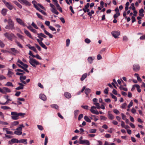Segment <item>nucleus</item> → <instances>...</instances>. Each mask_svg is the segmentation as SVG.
I'll return each mask as SVG.
<instances>
[{
  "mask_svg": "<svg viewBox=\"0 0 145 145\" xmlns=\"http://www.w3.org/2000/svg\"><path fill=\"white\" fill-rule=\"evenodd\" d=\"M66 45L67 47L69 46L70 43V40L69 39H67L66 40Z\"/></svg>",
  "mask_w": 145,
  "mask_h": 145,
  "instance_id": "nucleus-43",
  "label": "nucleus"
},
{
  "mask_svg": "<svg viewBox=\"0 0 145 145\" xmlns=\"http://www.w3.org/2000/svg\"><path fill=\"white\" fill-rule=\"evenodd\" d=\"M85 42L86 43L89 44L91 40L89 39L86 38L85 39Z\"/></svg>",
  "mask_w": 145,
  "mask_h": 145,
  "instance_id": "nucleus-49",
  "label": "nucleus"
},
{
  "mask_svg": "<svg viewBox=\"0 0 145 145\" xmlns=\"http://www.w3.org/2000/svg\"><path fill=\"white\" fill-rule=\"evenodd\" d=\"M17 63H19L22 65H21L17 63V65L19 67L24 70L27 72L28 73L29 71L26 69L28 67V65L25 64L24 63L18 59L17 61Z\"/></svg>",
  "mask_w": 145,
  "mask_h": 145,
  "instance_id": "nucleus-3",
  "label": "nucleus"
},
{
  "mask_svg": "<svg viewBox=\"0 0 145 145\" xmlns=\"http://www.w3.org/2000/svg\"><path fill=\"white\" fill-rule=\"evenodd\" d=\"M100 118L101 120H106L107 119L106 117L102 116H100Z\"/></svg>",
  "mask_w": 145,
  "mask_h": 145,
  "instance_id": "nucleus-54",
  "label": "nucleus"
},
{
  "mask_svg": "<svg viewBox=\"0 0 145 145\" xmlns=\"http://www.w3.org/2000/svg\"><path fill=\"white\" fill-rule=\"evenodd\" d=\"M39 97L42 100L45 101L46 100V97L44 94H40L39 95Z\"/></svg>",
  "mask_w": 145,
  "mask_h": 145,
  "instance_id": "nucleus-14",
  "label": "nucleus"
},
{
  "mask_svg": "<svg viewBox=\"0 0 145 145\" xmlns=\"http://www.w3.org/2000/svg\"><path fill=\"white\" fill-rule=\"evenodd\" d=\"M81 143L82 144H86L87 145H89L90 144V143L89 141L87 140H83V142H81Z\"/></svg>",
  "mask_w": 145,
  "mask_h": 145,
  "instance_id": "nucleus-28",
  "label": "nucleus"
},
{
  "mask_svg": "<svg viewBox=\"0 0 145 145\" xmlns=\"http://www.w3.org/2000/svg\"><path fill=\"white\" fill-rule=\"evenodd\" d=\"M83 115L82 114H80L78 117V120H80L83 117Z\"/></svg>",
  "mask_w": 145,
  "mask_h": 145,
  "instance_id": "nucleus-63",
  "label": "nucleus"
},
{
  "mask_svg": "<svg viewBox=\"0 0 145 145\" xmlns=\"http://www.w3.org/2000/svg\"><path fill=\"white\" fill-rule=\"evenodd\" d=\"M15 42L17 44L18 46L19 47L21 48H22L23 46L20 44V43L18 41H17L16 40H15Z\"/></svg>",
  "mask_w": 145,
  "mask_h": 145,
  "instance_id": "nucleus-32",
  "label": "nucleus"
},
{
  "mask_svg": "<svg viewBox=\"0 0 145 145\" xmlns=\"http://www.w3.org/2000/svg\"><path fill=\"white\" fill-rule=\"evenodd\" d=\"M45 24L47 26H48V27L49 26H50V22L49 21H45Z\"/></svg>",
  "mask_w": 145,
  "mask_h": 145,
  "instance_id": "nucleus-62",
  "label": "nucleus"
},
{
  "mask_svg": "<svg viewBox=\"0 0 145 145\" xmlns=\"http://www.w3.org/2000/svg\"><path fill=\"white\" fill-rule=\"evenodd\" d=\"M64 95L66 98L68 99L71 98V94L67 92H65L64 93Z\"/></svg>",
  "mask_w": 145,
  "mask_h": 145,
  "instance_id": "nucleus-21",
  "label": "nucleus"
},
{
  "mask_svg": "<svg viewBox=\"0 0 145 145\" xmlns=\"http://www.w3.org/2000/svg\"><path fill=\"white\" fill-rule=\"evenodd\" d=\"M110 95L114 99L115 101H117V97L112 93H111Z\"/></svg>",
  "mask_w": 145,
  "mask_h": 145,
  "instance_id": "nucleus-45",
  "label": "nucleus"
},
{
  "mask_svg": "<svg viewBox=\"0 0 145 145\" xmlns=\"http://www.w3.org/2000/svg\"><path fill=\"white\" fill-rule=\"evenodd\" d=\"M87 76V73H85L80 78V80L81 81L84 80L85 78H86Z\"/></svg>",
  "mask_w": 145,
  "mask_h": 145,
  "instance_id": "nucleus-27",
  "label": "nucleus"
},
{
  "mask_svg": "<svg viewBox=\"0 0 145 145\" xmlns=\"http://www.w3.org/2000/svg\"><path fill=\"white\" fill-rule=\"evenodd\" d=\"M96 109V107L94 106H92L91 107L90 111L93 114L98 115L99 114V112Z\"/></svg>",
  "mask_w": 145,
  "mask_h": 145,
  "instance_id": "nucleus-8",
  "label": "nucleus"
},
{
  "mask_svg": "<svg viewBox=\"0 0 145 145\" xmlns=\"http://www.w3.org/2000/svg\"><path fill=\"white\" fill-rule=\"evenodd\" d=\"M40 45L43 48H44L46 50L47 49V47L45 45V44L42 42L41 43H40Z\"/></svg>",
  "mask_w": 145,
  "mask_h": 145,
  "instance_id": "nucleus-44",
  "label": "nucleus"
},
{
  "mask_svg": "<svg viewBox=\"0 0 145 145\" xmlns=\"http://www.w3.org/2000/svg\"><path fill=\"white\" fill-rule=\"evenodd\" d=\"M49 28L52 31H55L56 30V29L51 26H49Z\"/></svg>",
  "mask_w": 145,
  "mask_h": 145,
  "instance_id": "nucleus-60",
  "label": "nucleus"
},
{
  "mask_svg": "<svg viewBox=\"0 0 145 145\" xmlns=\"http://www.w3.org/2000/svg\"><path fill=\"white\" fill-rule=\"evenodd\" d=\"M20 3L23 5L26 6H29L31 4L27 0H18Z\"/></svg>",
  "mask_w": 145,
  "mask_h": 145,
  "instance_id": "nucleus-9",
  "label": "nucleus"
},
{
  "mask_svg": "<svg viewBox=\"0 0 145 145\" xmlns=\"http://www.w3.org/2000/svg\"><path fill=\"white\" fill-rule=\"evenodd\" d=\"M111 34L115 38H117L120 35V32L119 31H113L111 32Z\"/></svg>",
  "mask_w": 145,
  "mask_h": 145,
  "instance_id": "nucleus-11",
  "label": "nucleus"
},
{
  "mask_svg": "<svg viewBox=\"0 0 145 145\" xmlns=\"http://www.w3.org/2000/svg\"><path fill=\"white\" fill-rule=\"evenodd\" d=\"M5 46V44L3 42L0 40V46L1 48H3Z\"/></svg>",
  "mask_w": 145,
  "mask_h": 145,
  "instance_id": "nucleus-51",
  "label": "nucleus"
},
{
  "mask_svg": "<svg viewBox=\"0 0 145 145\" xmlns=\"http://www.w3.org/2000/svg\"><path fill=\"white\" fill-rule=\"evenodd\" d=\"M84 119L86 121L88 122H91V120L87 116H85L84 117Z\"/></svg>",
  "mask_w": 145,
  "mask_h": 145,
  "instance_id": "nucleus-30",
  "label": "nucleus"
},
{
  "mask_svg": "<svg viewBox=\"0 0 145 145\" xmlns=\"http://www.w3.org/2000/svg\"><path fill=\"white\" fill-rule=\"evenodd\" d=\"M93 59L92 57H89L88 58V62L90 63L91 64L92 63Z\"/></svg>",
  "mask_w": 145,
  "mask_h": 145,
  "instance_id": "nucleus-35",
  "label": "nucleus"
},
{
  "mask_svg": "<svg viewBox=\"0 0 145 145\" xmlns=\"http://www.w3.org/2000/svg\"><path fill=\"white\" fill-rule=\"evenodd\" d=\"M5 5L10 10H12L13 8V6L9 3L8 2Z\"/></svg>",
  "mask_w": 145,
  "mask_h": 145,
  "instance_id": "nucleus-16",
  "label": "nucleus"
},
{
  "mask_svg": "<svg viewBox=\"0 0 145 145\" xmlns=\"http://www.w3.org/2000/svg\"><path fill=\"white\" fill-rule=\"evenodd\" d=\"M13 73L10 71H8V75L9 77H11L12 75H13Z\"/></svg>",
  "mask_w": 145,
  "mask_h": 145,
  "instance_id": "nucleus-37",
  "label": "nucleus"
},
{
  "mask_svg": "<svg viewBox=\"0 0 145 145\" xmlns=\"http://www.w3.org/2000/svg\"><path fill=\"white\" fill-rule=\"evenodd\" d=\"M40 26L41 28H42L43 30L45 33L50 38H52L53 37L52 35L49 33L46 30L44 25L42 24Z\"/></svg>",
  "mask_w": 145,
  "mask_h": 145,
  "instance_id": "nucleus-7",
  "label": "nucleus"
},
{
  "mask_svg": "<svg viewBox=\"0 0 145 145\" xmlns=\"http://www.w3.org/2000/svg\"><path fill=\"white\" fill-rule=\"evenodd\" d=\"M8 25L5 27V28L9 30H12L14 29V24L10 18H9L8 20Z\"/></svg>",
  "mask_w": 145,
  "mask_h": 145,
  "instance_id": "nucleus-2",
  "label": "nucleus"
},
{
  "mask_svg": "<svg viewBox=\"0 0 145 145\" xmlns=\"http://www.w3.org/2000/svg\"><path fill=\"white\" fill-rule=\"evenodd\" d=\"M8 10L5 8H3L1 11V13L3 16H5L7 14V12Z\"/></svg>",
  "mask_w": 145,
  "mask_h": 145,
  "instance_id": "nucleus-17",
  "label": "nucleus"
},
{
  "mask_svg": "<svg viewBox=\"0 0 145 145\" xmlns=\"http://www.w3.org/2000/svg\"><path fill=\"white\" fill-rule=\"evenodd\" d=\"M29 57L30 59L29 62L33 67L36 68V65L40 64V63L35 59L31 58L30 56H29Z\"/></svg>",
  "mask_w": 145,
  "mask_h": 145,
  "instance_id": "nucleus-5",
  "label": "nucleus"
},
{
  "mask_svg": "<svg viewBox=\"0 0 145 145\" xmlns=\"http://www.w3.org/2000/svg\"><path fill=\"white\" fill-rule=\"evenodd\" d=\"M4 90L5 94L6 93H10L11 92L10 89L6 87H4Z\"/></svg>",
  "mask_w": 145,
  "mask_h": 145,
  "instance_id": "nucleus-25",
  "label": "nucleus"
},
{
  "mask_svg": "<svg viewBox=\"0 0 145 145\" xmlns=\"http://www.w3.org/2000/svg\"><path fill=\"white\" fill-rule=\"evenodd\" d=\"M37 35H39L44 38H46L47 37L46 35H44L42 33H37Z\"/></svg>",
  "mask_w": 145,
  "mask_h": 145,
  "instance_id": "nucleus-41",
  "label": "nucleus"
},
{
  "mask_svg": "<svg viewBox=\"0 0 145 145\" xmlns=\"http://www.w3.org/2000/svg\"><path fill=\"white\" fill-rule=\"evenodd\" d=\"M19 122L17 121H14L12 123V125H16L18 124Z\"/></svg>",
  "mask_w": 145,
  "mask_h": 145,
  "instance_id": "nucleus-53",
  "label": "nucleus"
},
{
  "mask_svg": "<svg viewBox=\"0 0 145 145\" xmlns=\"http://www.w3.org/2000/svg\"><path fill=\"white\" fill-rule=\"evenodd\" d=\"M51 107L53 108H55L56 110H59V106L56 104H53L51 105Z\"/></svg>",
  "mask_w": 145,
  "mask_h": 145,
  "instance_id": "nucleus-24",
  "label": "nucleus"
},
{
  "mask_svg": "<svg viewBox=\"0 0 145 145\" xmlns=\"http://www.w3.org/2000/svg\"><path fill=\"white\" fill-rule=\"evenodd\" d=\"M127 105L126 103H124L122 105L121 107L123 109H125L126 108V107Z\"/></svg>",
  "mask_w": 145,
  "mask_h": 145,
  "instance_id": "nucleus-50",
  "label": "nucleus"
},
{
  "mask_svg": "<svg viewBox=\"0 0 145 145\" xmlns=\"http://www.w3.org/2000/svg\"><path fill=\"white\" fill-rule=\"evenodd\" d=\"M27 27L28 29H29L33 33H37V31L35 29H33L31 25L27 26Z\"/></svg>",
  "mask_w": 145,
  "mask_h": 145,
  "instance_id": "nucleus-15",
  "label": "nucleus"
},
{
  "mask_svg": "<svg viewBox=\"0 0 145 145\" xmlns=\"http://www.w3.org/2000/svg\"><path fill=\"white\" fill-rule=\"evenodd\" d=\"M108 117L109 119L110 120H113L114 119V117L113 115L111 113V112L110 111H109L108 112Z\"/></svg>",
  "mask_w": 145,
  "mask_h": 145,
  "instance_id": "nucleus-18",
  "label": "nucleus"
},
{
  "mask_svg": "<svg viewBox=\"0 0 145 145\" xmlns=\"http://www.w3.org/2000/svg\"><path fill=\"white\" fill-rule=\"evenodd\" d=\"M93 104L96 106V108L98 109H99L101 108L99 105V104L98 103H94Z\"/></svg>",
  "mask_w": 145,
  "mask_h": 145,
  "instance_id": "nucleus-34",
  "label": "nucleus"
},
{
  "mask_svg": "<svg viewBox=\"0 0 145 145\" xmlns=\"http://www.w3.org/2000/svg\"><path fill=\"white\" fill-rule=\"evenodd\" d=\"M31 25L33 26V27L35 28L38 29H39L38 27L33 22L31 24Z\"/></svg>",
  "mask_w": 145,
  "mask_h": 145,
  "instance_id": "nucleus-46",
  "label": "nucleus"
},
{
  "mask_svg": "<svg viewBox=\"0 0 145 145\" xmlns=\"http://www.w3.org/2000/svg\"><path fill=\"white\" fill-rule=\"evenodd\" d=\"M24 32L25 33L29 38L33 39V38L32 37L31 34L27 30H26L25 29H24Z\"/></svg>",
  "mask_w": 145,
  "mask_h": 145,
  "instance_id": "nucleus-13",
  "label": "nucleus"
},
{
  "mask_svg": "<svg viewBox=\"0 0 145 145\" xmlns=\"http://www.w3.org/2000/svg\"><path fill=\"white\" fill-rule=\"evenodd\" d=\"M25 114V113L21 112L18 113L16 112H11V115H12L11 118L13 120H17L19 119V116L23 117Z\"/></svg>",
  "mask_w": 145,
  "mask_h": 145,
  "instance_id": "nucleus-1",
  "label": "nucleus"
},
{
  "mask_svg": "<svg viewBox=\"0 0 145 145\" xmlns=\"http://www.w3.org/2000/svg\"><path fill=\"white\" fill-rule=\"evenodd\" d=\"M24 88L23 86H19L18 87L16 88V90H19L20 89H23Z\"/></svg>",
  "mask_w": 145,
  "mask_h": 145,
  "instance_id": "nucleus-59",
  "label": "nucleus"
},
{
  "mask_svg": "<svg viewBox=\"0 0 145 145\" xmlns=\"http://www.w3.org/2000/svg\"><path fill=\"white\" fill-rule=\"evenodd\" d=\"M48 142V138L46 136L45 138V142L44 145H46Z\"/></svg>",
  "mask_w": 145,
  "mask_h": 145,
  "instance_id": "nucleus-56",
  "label": "nucleus"
},
{
  "mask_svg": "<svg viewBox=\"0 0 145 145\" xmlns=\"http://www.w3.org/2000/svg\"><path fill=\"white\" fill-rule=\"evenodd\" d=\"M14 133L16 135H20L22 134V131H15L14 132Z\"/></svg>",
  "mask_w": 145,
  "mask_h": 145,
  "instance_id": "nucleus-42",
  "label": "nucleus"
},
{
  "mask_svg": "<svg viewBox=\"0 0 145 145\" xmlns=\"http://www.w3.org/2000/svg\"><path fill=\"white\" fill-rule=\"evenodd\" d=\"M27 140L26 139H22L18 140V143L19 142L20 143H23L25 142L24 144H27Z\"/></svg>",
  "mask_w": 145,
  "mask_h": 145,
  "instance_id": "nucleus-22",
  "label": "nucleus"
},
{
  "mask_svg": "<svg viewBox=\"0 0 145 145\" xmlns=\"http://www.w3.org/2000/svg\"><path fill=\"white\" fill-rule=\"evenodd\" d=\"M19 51L14 48H10L9 49L8 53L14 56H16V54L19 53Z\"/></svg>",
  "mask_w": 145,
  "mask_h": 145,
  "instance_id": "nucleus-6",
  "label": "nucleus"
},
{
  "mask_svg": "<svg viewBox=\"0 0 145 145\" xmlns=\"http://www.w3.org/2000/svg\"><path fill=\"white\" fill-rule=\"evenodd\" d=\"M24 127V126L23 124L20 125L19 127L17 128L16 129V131H20L22 130V128Z\"/></svg>",
  "mask_w": 145,
  "mask_h": 145,
  "instance_id": "nucleus-19",
  "label": "nucleus"
},
{
  "mask_svg": "<svg viewBox=\"0 0 145 145\" xmlns=\"http://www.w3.org/2000/svg\"><path fill=\"white\" fill-rule=\"evenodd\" d=\"M35 57H36V58H37V59H40V60L42 59V58H41V57L37 54L35 56Z\"/></svg>",
  "mask_w": 145,
  "mask_h": 145,
  "instance_id": "nucleus-58",
  "label": "nucleus"
},
{
  "mask_svg": "<svg viewBox=\"0 0 145 145\" xmlns=\"http://www.w3.org/2000/svg\"><path fill=\"white\" fill-rule=\"evenodd\" d=\"M1 108L4 110L10 109L11 108L9 107L6 106H2Z\"/></svg>",
  "mask_w": 145,
  "mask_h": 145,
  "instance_id": "nucleus-36",
  "label": "nucleus"
},
{
  "mask_svg": "<svg viewBox=\"0 0 145 145\" xmlns=\"http://www.w3.org/2000/svg\"><path fill=\"white\" fill-rule=\"evenodd\" d=\"M135 86L136 87L138 91V92H141V89H140V86L138 84L135 85Z\"/></svg>",
  "mask_w": 145,
  "mask_h": 145,
  "instance_id": "nucleus-39",
  "label": "nucleus"
},
{
  "mask_svg": "<svg viewBox=\"0 0 145 145\" xmlns=\"http://www.w3.org/2000/svg\"><path fill=\"white\" fill-rule=\"evenodd\" d=\"M5 86H13L12 83L11 82H7L6 84L5 85Z\"/></svg>",
  "mask_w": 145,
  "mask_h": 145,
  "instance_id": "nucleus-40",
  "label": "nucleus"
},
{
  "mask_svg": "<svg viewBox=\"0 0 145 145\" xmlns=\"http://www.w3.org/2000/svg\"><path fill=\"white\" fill-rule=\"evenodd\" d=\"M13 2L16 4L18 7L20 8H22V5L20 4L19 3H18V2L16 1H14Z\"/></svg>",
  "mask_w": 145,
  "mask_h": 145,
  "instance_id": "nucleus-26",
  "label": "nucleus"
},
{
  "mask_svg": "<svg viewBox=\"0 0 145 145\" xmlns=\"http://www.w3.org/2000/svg\"><path fill=\"white\" fill-rule=\"evenodd\" d=\"M91 90L88 88H87L85 90V93L86 95V97H88L89 93L91 92Z\"/></svg>",
  "mask_w": 145,
  "mask_h": 145,
  "instance_id": "nucleus-20",
  "label": "nucleus"
},
{
  "mask_svg": "<svg viewBox=\"0 0 145 145\" xmlns=\"http://www.w3.org/2000/svg\"><path fill=\"white\" fill-rule=\"evenodd\" d=\"M133 69L134 71L137 72L140 69V66L138 64H135L133 65Z\"/></svg>",
  "mask_w": 145,
  "mask_h": 145,
  "instance_id": "nucleus-12",
  "label": "nucleus"
},
{
  "mask_svg": "<svg viewBox=\"0 0 145 145\" xmlns=\"http://www.w3.org/2000/svg\"><path fill=\"white\" fill-rule=\"evenodd\" d=\"M133 105V102L132 101H130L129 104L128 105V106H127L128 108L129 109Z\"/></svg>",
  "mask_w": 145,
  "mask_h": 145,
  "instance_id": "nucleus-47",
  "label": "nucleus"
},
{
  "mask_svg": "<svg viewBox=\"0 0 145 145\" xmlns=\"http://www.w3.org/2000/svg\"><path fill=\"white\" fill-rule=\"evenodd\" d=\"M96 129H92L89 130V132L91 133H95L96 132Z\"/></svg>",
  "mask_w": 145,
  "mask_h": 145,
  "instance_id": "nucleus-38",
  "label": "nucleus"
},
{
  "mask_svg": "<svg viewBox=\"0 0 145 145\" xmlns=\"http://www.w3.org/2000/svg\"><path fill=\"white\" fill-rule=\"evenodd\" d=\"M79 111L78 110H76L74 111V114L75 116H76L79 112Z\"/></svg>",
  "mask_w": 145,
  "mask_h": 145,
  "instance_id": "nucleus-52",
  "label": "nucleus"
},
{
  "mask_svg": "<svg viewBox=\"0 0 145 145\" xmlns=\"http://www.w3.org/2000/svg\"><path fill=\"white\" fill-rule=\"evenodd\" d=\"M119 89L121 90H123L125 91H127V89L126 88H124L123 87V86L121 85L119 87Z\"/></svg>",
  "mask_w": 145,
  "mask_h": 145,
  "instance_id": "nucleus-33",
  "label": "nucleus"
},
{
  "mask_svg": "<svg viewBox=\"0 0 145 145\" xmlns=\"http://www.w3.org/2000/svg\"><path fill=\"white\" fill-rule=\"evenodd\" d=\"M120 15V13H116L114 15V19H116L118 18Z\"/></svg>",
  "mask_w": 145,
  "mask_h": 145,
  "instance_id": "nucleus-48",
  "label": "nucleus"
},
{
  "mask_svg": "<svg viewBox=\"0 0 145 145\" xmlns=\"http://www.w3.org/2000/svg\"><path fill=\"white\" fill-rule=\"evenodd\" d=\"M131 112L133 114H135L136 113V110L134 108H132L131 110Z\"/></svg>",
  "mask_w": 145,
  "mask_h": 145,
  "instance_id": "nucleus-64",
  "label": "nucleus"
},
{
  "mask_svg": "<svg viewBox=\"0 0 145 145\" xmlns=\"http://www.w3.org/2000/svg\"><path fill=\"white\" fill-rule=\"evenodd\" d=\"M16 35L19 38L21 39L22 40H24V37L23 36L19 33H17Z\"/></svg>",
  "mask_w": 145,
  "mask_h": 145,
  "instance_id": "nucleus-31",
  "label": "nucleus"
},
{
  "mask_svg": "<svg viewBox=\"0 0 145 145\" xmlns=\"http://www.w3.org/2000/svg\"><path fill=\"white\" fill-rule=\"evenodd\" d=\"M36 14L39 18L43 20L42 16L41 15L38 13H37Z\"/></svg>",
  "mask_w": 145,
  "mask_h": 145,
  "instance_id": "nucleus-55",
  "label": "nucleus"
},
{
  "mask_svg": "<svg viewBox=\"0 0 145 145\" xmlns=\"http://www.w3.org/2000/svg\"><path fill=\"white\" fill-rule=\"evenodd\" d=\"M11 142L18 143V140L16 138H13L11 141H9L8 142L9 144H11Z\"/></svg>",
  "mask_w": 145,
  "mask_h": 145,
  "instance_id": "nucleus-23",
  "label": "nucleus"
},
{
  "mask_svg": "<svg viewBox=\"0 0 145 145\" xmlns=\"http://www.w3.org/2000/svg\"><path fill=\"white\" fill-rule=\"evenodd\" d=\"M17 22L21 25L25 27L26 26L24 22L20 18H16V19Z\"/></svg>",
  "mask_w": 145,
  "mask_h": 145,
  "instance_id": "nucleus-10",
  "label": "nucleus"
},
{
  "mask_svg": "<svg viewBox=\"0 0 145 145\" xmlns=\"http://www.w3.org/2000/svg\"><path fill=\"white\" fill-rule=\"evenodd\" d=\"M51 11L53 13L56 15H58L59 14L58 12L56 10V8L54 9H51Z\"/></svg>",
  "mask_w": 145,
  "mask_h": 145,
  "instance_id": "nucleus-29",
  "label": "nucleus"
},
{
  "mask_svg": "<svg viewBox=\"0 0 145 145\" xmlns=\"http://www.w3.org/2000/svg\"><path fill=\"white\" fill-rule=\"evenodd\" d=\"M81 107L82 108L86 110H88V106L87 105H82Z\"/></svg>",
  "mask_w": 145,
  "mask_h": 145,
  "instance_id": "nucleus-57",
  "label": "nucleus"
},
{
  "mask_svg": "<svg viewBox=\"0 0 145 145\" xmlns=\"http://www.w3.org/2000/svg\"><path fill=\"white\" fill-rule=\"evenodd\" d=\"M4 35L7 39L11 41H12L13 39L16 38V36L14 33H10L6 32L4 34Z\"/></svg>",
  "mask_w": 145,
  "mask_h": 145,
  "instance_id": "nucleus-4",
  "label": "nucleus"
},
{
  "mask_svg": "<svg viewBox=\"0 0 145 145\" xmlns=\"http://www.w3.org/2000/svg\"><path fill=\"white\" fill-rule=\"evenodd\" d=\"M26 77L25 76H20V80H25L26 79Z\"/></svg>",
  "mask_w": 145,
  "mask_h": 145,
  "instance_id": "nucleus-61",
  "label": "nucleus"
}]
</instances>
